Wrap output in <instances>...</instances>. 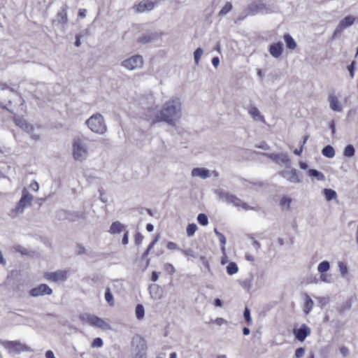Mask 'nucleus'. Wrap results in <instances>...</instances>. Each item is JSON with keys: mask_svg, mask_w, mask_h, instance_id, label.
<instances>
[{"mask_svg": "<svg viewBox=\"0 0 358 358\" xmlns=\"http://www.w3.org/2000/svg\"><path fill=\"white\" fill-rule=\"evenodd\" d=\"M147 118L152 123L165 122L170 126H176L182 117L181 99L177 96H171L162 106L159 111L149 109Z\"/></svg>", "mask_w": 358, "mask_h": 358, "instance_id": "1", "label": "nucleus"}, {"mask_svg": "<svg viewBox=\"0 0 358 358\" xmlns=\"http://www.w3.org/2000/svg\"><path fill=\"white\" fill-rule=\"evenodd\" d=\"M15 101L22 105L23 100L21 96L10 89L3 88L0 90V106L3 108L13 113L12 104Z\"/></svg>", "mask_w": 358, "mask_h": 358, "instance_id": "2", "label": "nucleus"}, {"mask_svg": "<svg viewBox=\"0 0 358 358\" xmlns=\"http://www.w3.org/2000/svg\"><path fill=\"white\" fill-rule=\"evenodd\" d=\"M72 155L73 159L77 162H84L88 156V148L86 140L82 138H77L73 141Z\"/></svg>", "mask_w": 358, "mask_h": 358, "instance_id": "3", "label": "nucleus"}, {"mask_svg": "<svg viewBox=\"0 0 358 358\" xmlns=\"http://www.w3.org/2000/svg\"><path fill=\"white\" fill-rule=\"evenodd\" d=\"M85 123L92 132L98 134H103L107 130L104 118L100 113L92 115L86 120Z\"/></svg>", "mask_w": 358, "mask_h": 358, "instance_id": "4", "label": "nucleus"}, {"mask_svg": "<svg viewBox=\"0 0 358 358\" xmlns=\"http://www.w3.org/2000/svg\"><path fill=\"white\" fill-rule=\"evenodd\" d=\"M83 322L90 326L100 328L101 329H110V325L101 317L91 314H83L80 315Z\"/></svg>", "mask_w": 358, "mask_h": 358, "instance_id": "5", "label": "nucleus"}, {"mask_svg": "<svg viewBox=\"0 0 358 358\" xmlns=\"http://www.w3.org/2000/svg\"><path fill=\"white\" fill-rule=\"evenodd\" d=\"M122 66L128 71L140 69L143 66V59L141 55H133L122 62Z\"/></svg>", "mask_w": 358, "mask_h": 358, "instance_id": "6", "label": "nucleus"}, {"mask_svg": "<svg viewBox=\"0 0 358 358\" xmlns=\"http://www.w3.org/2000/svg\"><path fill=\"white\" fill-rule=\"evenodd\" d=\"M14 122L17 126H18L20 128L25 131L27 134L31 135L34 139H35L36 141H38L39 139V135L36 132L35 127L33 125L28 123L22 117H15L14 118Z\"/></svg>", "mask_w": 358, "mask_h": 358, "instance_id": "7", "label": "nucleus"}, {"mask_svg": "<svg viewBox=\"0 0 358 358\" xmlns=\"http://www.w3.org/2000/svg\"><path fill=\"white\" fill-rule=\"evenodd\" d=\"M262 155L267 156L272 161L275 162L279 165H283L286 168H289L291 166L292 162L287 154L285 153H263Z\"/></svg>", "mask_w": 358, "mask_h": 358, "instance_id": "8", "label": "nucleus"}, {"mask_svg": "<svg viewBox=\"0 0 358 358\" xmlns=\"http://www.w3.org/2000/svg\"><path fill=\"white\" fill-rule=\"evenodd\" d=\"M355 20L356 17L351 15H348L342 20L334 31L333 38H338L344 29L348 28L354 24Z\"/></svg>", "mask_w": 358, "mask_h": 358, "instance_id": "9", "label": "nucleus"}, {"mask_svg": "<svg viewBox=\"0 0 358 358\" xmlns=\"http://www.w3.org/2000/svg\"><path fill=\"white\" fill-rule=\"evenodd\" d=\"M192 178H199L201 179H207L212 176L218 177L219 173L216 171H210L206 168L197 167L194 168L191 171Z\"/></svg>", "mask_w": 358, "mask_h": 358, "instance_id": "10", "label": "nucleus"}, {"mask_svg": "<svg viewBox=\"0 0 358 358\" xmlns=\"http://www.w3.org/2000/svg\"><path fill=\"white\" fill-rule=\"evenodd\" d=\"M248 14L250 15H255L257 14H265L269 12L266 4L261 2H253L250 3L247 8Z\"/></svg>", "mask_w": 358, "mask_h": 358, "instance_id": "11", "label": "nucleus"}, {"mask_svg": "<svg viewBox=\"0 0 358 358\" xmlns=\"http://www.w3.org/2000/svg\"><path fill=\"white\" fill-rule=\"evenodd\" d=\"M3 346L10 352L20 353L23 351H30L31 349L19 341H5Z\"/></svg>", "mask_w": 358, "mask_h": 358, "instance_id": "12", "label": "nucleus"}, {"mask_svg": "<svg viewBox=\"0 0 358 358\" xmlns=\"http://www.w3.org/2000/svg\"><path fill=\"white\" fill-rule=\"evenodd\" d=\"M280 175L287 180L292 183H299L302 182V175L296 169H292L289 171H283L280 173Z\"/></svg>", "mask_w": 358, "mask_h": 358, "instance_id": "13", "label": "nucleus"}, {"mask_svg": "<svg viewBox=\"0 0 358 358\" xmlns=\"http://www.w3.org/2000/svg\"><path fill=\"white\" fill-rule=\"evenodd\" d=\"M67 271L63 270H58L55 272L45 273L44 274L45 278L50 282L64 281L67 278Z\"/></svg>", "mask_w": 358, "mask_h": 358, "instance_id": "14", "label": "nucleus"}, {"mask_svg": "<svg viewBox=\"0 0 358 358\" xmlns=\"http://www.w3.org/2000/svg\"><path fill=\"white\" fill-rule=\"evenodd\" d=\"M52 292V289L46 284H41L31 289L29 292L31 296L37 297L45 294L50 295Z\"/></svg>", "mask_w": 358, "mask_h": 358, "instance_id": "15", "label": "nucleus"}, {"mask_svg": "<svg viewBox=\"0 0 358 358\" xmlns=\"http://www.w3.org/2000/svg\"><path fill=\"white\" fill-rule=\"evenodd\" d=\"M310 329L305 324L301 325L299 329L294 331L296 338L302 342L310 334Z\"/></svg>", "mask_w": 358, "mask_h": 358, "instance_id": "16", "label": "nucleus"}, {"mask_svg": "<svg viewBox=\"0 0 358 358\" xmlns=\"http://www.w3.org/2000/svg\"><path fill=\"white\" fill-rule=\"evenodd\" d=\"M148 290H149L150 297L152 299L159 300L162 298L163 290H162V288L159 285H158L157 284H152L149 286Z\"/></svg>", "mask_w": 358, "mask_h": 358, "instance_id": "17", "label": "nucleus"}, {"mask_svg": "<svg viewBox=\"0 0 358 358\" xmlns=\"http://www.w3.org/2000/svg\"><path fill=\"white\" fill-rule=\"evenodd\" d=\"M155 7V3L150 0H143L141 1L136 6V10L138 13H144L150 11Z\"/></svg>", "mask_w": 358, "mask_h": 358, "instance_id": "18", "label": "nucleus"}, {"mask_svg": "<svg viewBox=\"0 0 358 358\" xmlns=\"http://www.w3.org/2000/svg\"><path fill=\"white\" fill-rule=\"evenodd\" d=\"M234 206L238 211L259 210V206L257 203H234Z\"/></svg>", "mask_w": 358, "mask_h": 358, "instance_id": "19", "label": "nucleus"}, {"mask_svg": "<svg viewBox=\"0 0 358 358\" xmlns=\"http://www.w3.org/2000/svg\"><path fill=\"white\" fill-rule=\"evenodd\" d=\"M330 108L335 112H341L343 110L337 96L334 94H330L328 96Z\"/></svg>", "mask_w": 358, "mask_h": 358, "instance_id": "20", "label": "nucleus"}, {"mask_svg": "<svg viewBox=\"0 0 358 358\" xmlns=\"http://www.w3.org/2000/svg\"><path fill=\"white\" fill-rule=\"evenodd\" d=\"M283 52V46L281 42H277L272 43L269 46V52L274 58H278L280 57Z\"/></svg>", "mask_w": 358, "mask_h": 358, "instance_id": "21", "label": "nucleus"}, {"mask_svg": "<svg viewBox=\"0 0 358 358\" xmlns=\"http://www.w3.org/2000/svg\"><path fill=\"white\" fill-rule=\"evenodd\" d=\"M248 112L255 121L265 122L264 116L261 114L256 106L250 105L247 108Z\"/></svg>", "mask_w": 358, "mask_h": 358, "instance_id": "22", "label": "nucleus"}, {"mask_svg": "<svg viewBox=\"0 0 358 358\" xmlns=\"http://www.w3.org/2000/svg\"><path fill=\"white\" fill-rule=\"evenodd\" d=\"M215 194L217 196V199L222 201H235V197L222 189H215Z\"/></svg>", "mask_w": 358, "mask_h": 358, "instance_id": "23", "label": "nucleus"}, {"mask_svg": "<svg viewBox=\"0 0 358 358\" xmlns=\"http://www.w3.org/2000/svg\"><path fill=\"white\" fill-rule=\"evenodd\" d=\"M266 282V278L265 275L262 273L257 274L255 276H254V286H255V290H258L262 288H263Z\"/></svg>", "mask_w": 358, "mask_h": 358, "instance_id": "24", "label": "nucleus"}, {"mask_svg": "<svg viewBox=\"0 0 358 358\" xmlns=\"http://www.w3.org/2000/svg\"><path fill=\"white\" fill-rule=\"evenodd\" d=\"M314 301L308 294H304L303 313L308 315L313 309Z\"/></svg>", "mask_w": 358, "mask_h": 358, "instance_id": "25", "label": "nucleus"}, {"mask_svg": "<svg viewBox=\"0 0 358 358\" xmlns=\"http://www.w3.org/2000/svg\"><path fill=\"white\" fill-rule=\"evenodd\" d=\"M31 205V203H17L15 208L12 209L10 213V215L11 217L18 216L20 214L22 213L24 208H27Z\"/></svg>", "mask_w": 358, "mask_h": 358, "instance_id": "26", "label": "nucleus"}, {"mask_svg": "<svg viewBox=\"0 0 358 358\" xmlns=\"http://www.w3.org/2000/svg\"><path fill=\"white\" fill-rule=\"evenodd\" d=\"M124 231H125L124 226L119 221H116L112 223L108 232L111 234H119Z\"/></svg>", "mask_w": 358, "mask_h": 358, "instance_id": "27", "label": "nucleus"}, {"mask_svg": "<svg viewBox=\"0 0 358 358\" xmlns=\"http://www.w3.org/2000/svg\"><path fill=\"white\" fill-rule=\"evenodd\" d=\"M242 287L247 292L255 291L254 286V275L249 278H246L240 282Z\"/></svg>", "mask_w": 358, "mask_h": 358, "instance_id": "28", "label": "nucleus"}, {"mask_svg": "<svg viewBox=\"0 0 358 358\" xmlns=\"http://www.w3.org/2000/svg\"><path fill=\"white\" fill-rule=\"evenodd\" d=\"M284 40L287 48L290 50H294L296 48V41H294L293 37L290 36L289 34H286L284 35Z\"/></svg>", "mask_w": 358, "mask_h": 358, "instance_id": "29", "label": "nucleus"}, {"mask_svg": "<svg viewBox=\"0 0 358 358\" xmlns=\"http://www.w3.org/2000/svg\"><path fill=\"white\" fill-rule=\"evenodd\" d=\"M57 20L59 23L65 24L68 21L67 12L63 8L57 15Z\"/></svg>", "mask_w": 358, "mask_h": 358, "instance_id": "30", "label": "nucleus"}, {"mask_svg": "<svg viewBox=\"0 0 358 358\" xmlns=\"http://www.w3.org/2000/svg\"><path fill=\"white\" fill-rule=\"evenodd\" d=\"M322 153L324 156L328 158H333L335 156V150L334 148L330 145L325 146L322 149Z\"/></svg>", "mask_w": 358, "mask_h": 358, "instance_id": "31", "label": "nucleus"}, {"mask_svg": "<svg viewBox=\"0 0 358 358\" xmlns=\"http://www.w3.org/2000/svg\"><path fill=\"white\" fill-rule=\"evenodd\" d=\"M308 173L310 177H314L319 181H322L325 179L324 175L316 169H310Z\"/></svg>", "mask_w": 358, "mask_h": 358, "instance_id": "32", "label": "nucleus"}, {"mask_svg": "<svg viewBox=\"0 0 358 358\" xmlns=\"http://www.w3.org/2000/svg\"><path fill=\"white\" fill-rule=\"evenodd\" d=\"M324 195L327 201L336 200L337 197V194L336 191L331 189H324L323 190Z\"/></svg>", "mask_w": 358, "mask_h": 358, "instance_id": "33", "label": "nucleus"}, {"mask_svg": "<svg viewBox=\"0 0 358 358\" xmlns=\"http://www.w3.org/2000/svg\"><path fill=\"white\" fill-rule=\"evenodd\" d=\"M34 199V196L29 192L28 189L24 187L22 192V196L19 201H31Z\"/></svg>", "mask_w": 358, "mask_h": 358, "instance_id": "34", "label": "nucleus"}, {"mask_svg": "<svg viewBox=\"0 0 358 358\" xmlns=\"http://www.w3.org/2000/svg\"><path fill=\"white\" fill-rule=\"evenodd\" d=\"M330 269V264L328 261H322L317 266V271L320 273H327V271Z\"/></svg>", "mask_w": 358, "mask_h": 358, "instance_id": "35", "label": "nucleus"}, {"mask_svg": "<svg viewBox=\"0 0 358 358\" xmlns=\"http://www.w3.org/2000/svg\"><path fill=\"white\" fill-rule=\"evenodd\" d=\"M338 271L342 277H345L348 272V264L345 262H339L338 263Z\"/></svg>", "mask_w": 358, "mask_h": 358, "instance_id": "36", "label": "nucleus"}, {"mask_svg": "<svg viewBox=\"0 0 358 358\" xmlns=\"http://www.w3.org/2000/svg\"><path fill=\"white\" fill-rule=\"evenodd\" d=\"M226 268H227V273L230 275H232L238 271V267L235 262H230L227 266Z\"/></svg>", "mask_w": 358, "mask_h": 358, "instance_id": "37", "label": "nucleus"}, {"mask_svg": "<svg viewBox=\"0 0 358 358\" xmlns=\"http://www.w3.org/2000/svg\"><path fill=\"white\" fill-rule=\"evenodd\" d=\"M136 317L138 320H142L144 317L145 310L142 304H138L135 310Z\"/></svg>", "mask_w": 358, "mask_h": 358, "instance_id": "38", "label": "nucleus"}, {"mask_svg": "<svg viewBox=\"0 0 358 358\" xmlns=\"http://www.w3.org/2000/svg\"><path fill=\"white\" fill-rule=\"evenodd\" d=\"M355 150L353 145H348L344 150L343 155L347 157H352L355 155Z\"/></svg>", "mask_w": 358, "mask_h": 358, "instance_id": "39", "label": "nucleus"}, {"mask_svg": "<svg viewBox=\"0 0 358 358\" xmlns=\"http://www.w3.org/2000/svg\"><path fill=\"white\" fill-rule=\"evenodd\" d=\"M232 9V4L230 2H227L219 12V16H224L230 12Z\"/></svg>", "mask_w": 358, "mask_h": 358, "instance_id": "40", "label": "nucleus"}, {"mask_svg": "<svg viewBox=\"0 0 358 358\" xmlns=\"http://www.w3.org/2000/svg\"><path fill=\"white\" fill-rule=\"evenodd\" d=\"M320 274V280L324 283L331 284L333 282V278L331 274L322 273Z\"/></svg>", "mask_w": 358, "mask_h": 358, "instance_id": "41", "label": "nucleus"}, {"mask_svg": "<svg viewBox=\"0 0 358 358\" xmlns=\"http://www.w3.org/2000/svg\"><path fill=\"white\" fill-rule=\"evenodd\" d=\"M105 299L110 306H113L115 304L114 299L112 292L110 289H107L105 292Z\"/></svg>", "mask_w": 358, "mask_h": 358, "instance_id": "42", "label": "nucleus"}, {"mask_svg": "<svg viewBox=\"0 0 358 358\" xmlns=\"http://www.w3.org/2000/svg\"><path fill=\"white\" fill-rule=\"evenodd\" d=\"M203 49L201 48H198L195 50V51L194 52V62L196 65L199 64L200 59L203 55Z\"/></svg>", "mask_w": 358, "mask_h": 358, "instance_id": "43", "label": "nucleus"}, {"mask_svg": "<svg viewBox=\"0 0 358 358\" xmlns=\"http://www.w3.org/2000/svg\"><path fill=\"white\" fill-rule=\"evenodd\" d=\"M196 230H197V226L196 224H194V223L189 224H188V226L187 227V229H186L187 235L189 237H191L194 234V233L196 232Z\"/></svg>", "mask_w": 358, "mask_h": 358, "instance_id": "44", "label": "nucleus"}, {"mask_svg": "<svg viewBox=\"0 0 358 358\" xmlns=\"http://www.w3.org/2000/svg\"><path fill=\"white\" fill-rule=\"evenodd\" d=\"M217 238H219V241L220 243V249L222 252V253L225 254V245L227 243V240L225 236L221 233L220 234H218Z\"/></svg>", "mask_w": 358, "mask_h": 358, "instance_id": "45", "label": "nucleus"}, {"mask_svg": "<svg viewBox=\"0 0 358 358\" xmlns=\"http://www.w3.org/2000/svg\"><path fill=\"white\" fill-rule=\"evenodd\" d=\"M152 40H153V36L152 35H150V34L140 36L138 38V41L139 43H143V44H145V43H150Z\"/></svg>", "mask_w": 358, "mask_h": 358, "instance_id": "46", "label": "nucleus"}, {"mask_svg": "<svg viewBox=\"0 0 358 358\" xmlns=\"http://www.w3.org/2000/svg\"><path fill=\"white\" fill-rule=\"evenodd\" d=\"M197 221L200 224L203 226H206L208 223V219L207 216L203 213L199 214L197 217Z\"/></svg>", "mask_w": 358, "mask_h": 358, "instance_id": "47", "label": "nucleus"}, {"mask_svg": "<svg viewBox=\"0 0 358 358\" xmlns=\"http://www.w3.org/2000/svg\"><path fill=\"white\" fill-rule=\"evenodd\" d=\"M103 344V340L101 338H96L93 340L91 346L92 348H101Z\"/></svg>", "mask_w": 358, "mask_h": 358, "instance_id": "48", "label": "nucleus"}, {"mask_svg": "<svg viewBox=\"0 0 358 358\" xmlns=\"http://www.w3.org/2000/svg\"><path fill=\"white\" fill-rule=\"evenodd\" d=\"M243 317L245 321L250 324L252 323V317L250 315V310L248 308H245L243 312Z\"/></svg>", "mask_w": 358, "mask_h": 358, "instance_id": "49", "label": "nucleus"}, {"mask_svg": "<svg viewBox=\"0 0 358 358\" xmlns=\"http://www.w3.org/2000/svg\"><path fill=\"white\" fill-rule=\"evenodd\" d=\"M143 240V236L141 233H136L134 236V242L136 245H140L142 244Z\"/></svg>", "mask_w": 358, "mask_h": 358, "instance_id": "50", "label": "nucleus"}, {"mask_svg": "<svg viewBox=\"0 0 358 358\" xmlns=\"http://www.w3.org/2000/svg\"><path fill=\"white\" fill-rule=\"evenodd\" d=\"M164 270L170 274H173L176 272L174 266L170 263L164 264Z\"/></svg>", "mask_w": 358, "mask_h": 358, "instance_id": "51", "label": "nucleus"}, {"mask_svg": "<svg viewBox=\"0 0 358 358\" xmlns=\"http://www.w3.org/2000/svg\"><path fill=\"white\" fill-rule=\"evenodd\" d=\"M185 256L195 257V252L191 249L180 250Z\"/></svg>", "mask_w": 358, "mask_h": 358, "instance_id": "52", "label": "nucleus"}, {"mask_svg": "<svg viewBox=\"0 0 358 358\" xmlns=\"http://www.w3.org/2000/svg\"><path fill=\"white\" fill-rule=\"evenodd\" d=\"M29 188L33 191V192H38V189H39V185L38 183L36 181V180H33L29 186Z\"/></svg>", "mask_w": 358, "mask_h": 358, "instance_id": "53", "label": "nucleus"}, {"mask_svg": "<svg viewBox=\"0 0 358 358\" xmlns=\"http://www.w3.org/2000/svg\"><path fill=\"white\" fill-rule=\"evenodd\" d=\"M305 354V348H299L296 350L294 356L296 358H301Z\"/></svg>", "mask_w": 358, "mask_h": 358, "instance_id": "54", "label": "nucleus"}, {"mask_svg": "<svg viewBox=\"0 0 358 358\" xmlns=\"http://www.w3.org/2000/svg\"><path fill=\"white\" fill-rule=\"evenodd\" d=\"M213 322L217 324V326H222L223 324H227V321L222 317H217L215 320L213 321Z\"/></svg>", "mask_w": 358, "mask_h": 358, "instance_id": "55", "label": "nucleus"}, {"mask_svg": "<svg viewBox=\"0 0 358 358\" xmlns=\"http://www.w3.org/2000/svg\"><path fill=\"white\" fill-rule=\"evenodd\" d=\"M200 259H201L203 265L207 269V271L208 272H210L211 271V269H210V264H209L208 261L207 260V259L205 257L202 256V257H200Z\"/></svg>", "mask_w": 358, "mask_h": 358, "instance_id": "56", "label": "nucleus"}, {"mask_svg": "<svg viewBox=\"0 0 358 358\" xmlns=\"http://www.w3.org/2000/svg\"><path fill=\"white\" fill-rule=\"evenodd\" d=\"M16 252L21 253L22 255H27V250L22 246H17L15 248Z\"/></svg>", "mask_w": 358, "mask_h": 358, "instance_id": "57", "label": "nucleus"}, {"mask_svg": "<svg viewBox=\"0 0 358 358\" xmlns=\"http://www.w3.org/2000/svg\"><path fill=\"white\" fill-rule=\"evenodd\" d=\"M124 234L122 240L123 245H127L129 243V231L125 230L124 231Z\"/></svg>", "mask_w": 358, "mask_h": 358, "instance_id": "58", "label": "nucleus"}, {"mask_svg": "<svg viewBox=\"0 0 358 358\" xmlns=\"http://www.w3.org/2000/svg\"><path fill=\"white\" fill-rule=\"evenodd\" d=\"M355 62H352L351 64L348 67L351 78L354 77Z\"/></svg>", "mask_w": 358, "mask_h": 358, "instance_id": "59", "label": "nucleus"}, {"mask_svg": "<svg viewBox=\"0 0 358 358\" xmlns=\"http://www.w3.org/2000/svg\"><path fill=\"white\" fill-rule=\"evenodd\" d=\"M160 238V235L157 234L155 238L153 239V241L150 243V244L148 245V250H151V249L153 248L154 245L159 241Z\"/></svg>", "mask_w": 358, "mask_h": 358, "instance_id": "60", "label": "nucleus"}, {"mask_svg": "<svg viewBox=\"0 0 358 358\" xmlns=\"http://www.w3.org/2000/svg\"><path fill=\"white\" fill-rule=\"evenodd\" d=\"M167 248L169 250H178V248L177 246V244L175 243L174 242H171V241H169L167 243Z\"/></svg>", "mask_w": 358, "mask_h": 358, "instance_id": "61", "label": "nucleus"}, {"mask_svg": "<svg viewBox=\"0 0 358 358\" xmlns=\"http://www.w3.org/2000/svg\"><path fill=\"white\" fill-rule=\"evenodd\" d=\"M212 64L215 68H217L220 64V59L217 57H215L212 59Z\"/></svg>", "mask_w": 358, "mask_h": 358, "instance_id": "62", "label": "nucleus"}, {"mask_svg": "<svg viewBox=\"0 0 358 358\" xmlns=\"http://www.w3.org/2000/svg\"><path fill=\"white\" fill-rule=\"evenodd\" d=\"M252 241L256 250H259L261 248V244L253 238H252Z\"/></svg>", "mask_w": 358, "mask_h": 358, "instance_id": "63", "label": "nucleus"}, {"mask_svg": "<svg viewBox=\"0 0 358 358\" xmlns=\"http://www.w3.org/2000/svg\"><path fill=\"white\" fill-rule=\"evenodd\" d=\"M340 352H341V355H343L344 357H346L349 353L348 348L346 347H342L340 349Z\"/></svg>", "mask_w": 358, "mask_h": 358, "instance_id": "64", "label": "nucleus"}]
</instances>
